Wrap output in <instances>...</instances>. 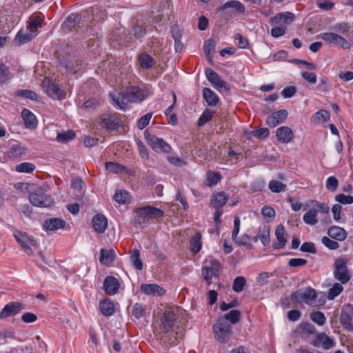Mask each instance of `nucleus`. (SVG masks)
<instances>
[{
  "mask_svg": "<svg viewBox=\"0 0 353 353\" xmlns=\"http://www.w3.org/2000/svg\"><path fill=\"white\" fill-rule=\"evenodd\" d=\"M241 312L237 310H232L225 314L223 316L219 317V319H224L226 322H230L232 324L238 323L240 320Z\"/></svg>",
  "mask_w": 353,
  "mask_h": 353,
  "instance_id": "ea45409f",
  "label": "nucleus"
},
{
  "mask_svg": "<svg viewBox=\"0 0 353 353\" xmlns=\"http://www.w3.org/2000/svg\"><path fill=\"white\" fill-rule=\"evenodd\" d=\"M131 314L137 319L145 317L147 315V305L136 303L131 307Z\"/></svg>",
  "mask_w": 353,
  "mask_h": 353,
  "instance_id": "473e14b6",
  "label": "nucleus"
},
{
  "mask_svg": "<svg viewBox=\"0 0 353 353\" xmlns=\"http://www.w3.org/2000/svg\"><path fill=\"white\" fill-rule=\"evenodd\" d=\"M343 290L341 283H335L331 288H330L327 294L329 300L334 299L339 296Z\"/></svg>",
  "mask_w": 353,
  "mask_h": 353,
  "instance_id": "09e8293b",
  "label": "nucleus"
},
{
  "mask_svg": "<svg viewBox=\"0 0 353 353\" xmlns=\"http://www.w3.org/2000/svg\"><path fill=\"white\" fill-rule=\"evenodd\" d=\"M92 223L97 232L103 233L108 226V220L104 215L97 214L93 217Z\"/></svg>",
  "mask_w": 353,
  "mask_h": 353,
  "instance_id": "b1692460",
  "label": "nucleus"
},
{
  "mask_svg": "<svg viewBox=\"0 0 353 353\" xmlns=\"http://www.w3.org/2000/svg\"><path fill=\"white\" fill-rule=\"evenodd\" d=\"M312 344L315 347L321 346L324 350L331 349L334 346V342L325 333L317 334Z\"/></svg>",
  "mask_w": 353,
  "mask_h": 353,
  "instance_id": "f3484780",
  "label": "nucleus"
},
{
  "mask_svg": "<svg viewBox=\"0 0 353 353\" xmlns=\"http://www.w3.org/2000/svg\"><path fill=\"white\" fill-rule=\"evenodd\" d=\"M114 200L119 204H125L130 201V194L125 190L116 191L114 196Z\"/></svg>",
  "mask_w": 353,
  "mask_h": 353,
  "instance_id": "c03bdc74",
  "label": "nucleus"
},
{
  "mask_svg": "<svg viewBox=\"0 0 353 353\" xmlns=\"http://www.w3.org/2000/svg\"><path fill=\"white\" fill-rule=\"evenodd\" d=\"M203 97L209 106H215L219 101L218 95L208 88L203 89Z\"/></svg>",
  "mask_w": 353,
  "mask_h": 353,
  "instance_id": "7c9ffc66",
  "label": "nucleus"
},
{
  "mask_svg": "<svg viewBox=\"0 0 353 353\" xmlns=\"http://www.w3.org/2000/svg\"><path fill=\"white\" fill-rule=\"evenodd\" d=\"M201 237V234L199 232H196L192 236L190 242V250L192 253L196 254L201 250L202 247Z\"/></svg>",
  "mask_w": 353,
  "mask_h": 353,
  "instance_id": "f704fd0d",
  "label": "nucleus"
},
{
  "mask_svg": "<svg viewBox=\"0 0 353 353\" xmlns=\"http://www.w3.org/2000/svg\"><path fill=\"white\" fill-rule=\"evenodd\" d=\"M147 143L157 152L169 153L171 151L170 145L161 138L150 134L147 130L144 132Z\"/></svg>",
  "mask_w": 353,
  "mask_h": 353,
  "instance_id": "0eeeda50",
  "label": "nucleus"
},
{
  "mask_svg": "<svg viewBox=\"0 0 353 353\" xmlns=\"http://www.w3.org/2000/svg\"><path fill=\"white\" fill-rule=\"evenodd\" d=\"M327 234L332 239L337 241H344L347 238L346 231L339 226H332L328 229Z\"/></svg>",
  "mask_w": 353,
  "mask_h": 353,
  "instance_id": "c756f323",
  "label": "nucleus"
},
{
  "mask_svg": "<svg viewBox=\"0 0 353 353\" xmlns=\"http://www.w3.org/2000/svg\"><path fill=\"white\" fill-rule=\"evenodd\" d=\"M288 112L286 110H279L272 113L266 119L267 125L270 128H274L283 122L288 117Z\"/></svg>",
  "mask_w": 353,
  "mask_h": 353,
  "instance_id": "dca6fc26",
  "label": "nucleus"
},
{
  "mask_svg": "<svg viewBox=\"0 0 353 353\" xmlns=\"http://www.w3.org/2000/svg\"><path fill=\"white\" fill-rule=\"evenodd\" d=\"M99 310L102 314L105 316L112 315L115 311L114 303L108 299L100 301Z\"/></svg>",
  "mask_w": 353,
  "mask_h": 353,
  "instance_id": "72a5a7b5",
  "label": "nucleus"
},
{
  "mask_svg": "<svg viewBox=\"0 0 353 353\" xmlns=\"http://www.w3.org/2000/svg\"><path fill=\"white\" fill-rule=\"evenodd\" d=\"M316 90L324 93L328 92L330 91L328 79L325 77L321 78L318 85L316 87Z\"/></svg>",
  "mask_w": 353,
  "mask_h": 353,
  "instance_id": "4d7b16f0",
  "label": "nucleus"
},
{
  "mask_svg": "<svg viewBox=\"0 0 353 353\" xmlns=\"http://www.w3.org/2000/svg\"><path fill=\"white\" fill-rule=\"evenodd\" d=\"M174 101H176V96H174ZM175 105V101L170 105L165 110V116L167 117L168 123L172 125H175L177 123L178 119L177 116L175 113L172 112L173 108Z\"/></svg>",
  "mask_w": 353,
  "mask_h": 353,
  "instance_id": "a18cd8bd",
  "label": "nucleus"
},
{
  "mask_svg": "<svg viewBox=\"0 0 353 353\" xmlns=\"http://www.w3.org/2000/svg\"><path fill=\"white\" fill-rule=\"evenodd\" d=\"M313 209H315L316 213L321 212L323 214H328L330 213V207L327 204L323 203H319L317 201H314V204L312 206Z\"/></svg>",
  "mask_w": 353,
  "mask_h": 353,
  "instance_id": "052dcab7",
  "label": "nucleus"
},
{
  "mask_svg": "<svg viewBox=\"0 0 353 353\" xmlns=\"http://www.w3.org/2000/svg\"><path fill=\"white\" fill-rule=\"evenodd\" d=\"M275 236L276 241L273 243V248L276 250H280L285 246L287 243L286 233L283 225H279L275 230Z\"/></svg>",
  "mask_w": 353,
  "mask_h": 353,
  "instance_id": "aec40b11",
  "label": "nucleus"
},
{
  "mask_svg": "<svg viewBox=\"0 0 353 353\" xmlns=\"http://www.w3.org/2000/svg\"><path fill=\"white\" fill-rule=\"evenodd\" d=\"M330 117V114L328 111L325 110H320L312 116V121L317 123H324L327 121Z\"/></svg>",
  "mask_w": 353,
  "mask_h": 353,
  "instance_id": "37998d69",
  "label": "nucleus"
},
{
  "mask_svg": "<svg viewBox=\"0 0 353 353\" xmlns=\"http://www.w3.org/2000/svg\"><path fill=\"white\" fill-rule=\"evenodd\" d=\"M294 19L295 15L293 13L285 12L276 14L271 20L272 23L289 25L294 21Z\"/></svg>",
  "mask_w": 353,
  "mask_h": 353,
  "instance_id": "393cba45",
  "label": "nucleus"
},
{
  "mask_svg": "<svg viewBox=\"0 0 353 353\" xmlns=\"http://www.w3.org/2000/svg\"><path fill=\"white\" fill-rule=\"evenodd\" d=\"M139 60L141 67L143 69H150L155 64L154 59L147 53L141 54Z\"/></svg>",
  "mask_w": 353,
  "mask_h": 353,
  "instance_id": "e433bc0d",
  "label": "nucleus"
},
{
  "mask_svg": "<svg viewBox=\"0 0 353 353\" xmlns=\"http://www.w3.org/2000/svg\"><path fill=\"white\" fill-rule=\"evenodd\" d=\"M277 139L281 142L288 143L294 139V133L292 129L288 126H281L276 131Z\"/></svg>",
  "mask_w": 353,
  "mask_h": 353,
  "instance_id": "412c9836",
  "label": "nucleus"
},
{
  "mask_svg": "<svg viewBox=\"0 0 353 353\" xmlns=\"http://www.w3.org/2000/svg\"><path fill=\"white\" fill-rule=\"evenodd\" d=\"M269 189L276 193L285 192L286 190V185L276 180H272L268 185Z\"/></svg>",
  "mask_w": 353,
  "mask_h": 353,
  "instance_id": "8fccbe9b",
  "label": "nucleus"
},
{
  "mask_svg": "<svg viewBox=\"0 0 353 353\" xmlns=\"http://www.w3.org/2000/svg\"><path fill=\"white\" fill-rule=\"evenodd\" d=\"M307 263V261L301 258H293L289 260L288 265L292 268H299L304 266Z\"/></svg>",
  "mask_w": 353,
  "mask_h": 353,
  "instance_id": "774afa93",
  "label": "nucleus"
},
{
  "mask_svg": "<svg viewBox=\"0 0 353 353\" xmlns=\"http://www.w3.org/2000/svg\"><path fill=\"white\" fill-rule=\"evenodd\" d=\"M334 30L342 34H347L350 30V26L347 23H339L334 26Z\"/></svg>",
  "mask_w": 353,
  "mask_h": 353,
  "instance_id": "338daca9",
  "label": "nucleus"
},
{
  "mask_svg": "<svg viewBox=\"0 0 353 353\" xmlns=\"http://www.w3.org/2000/svg\"><path fill=\"white\" fill-rule=\"evenodd\" d=\"M205 73L208 80L216 89L220 90L223 88L226 91L230 89V85L227 82L221 80L220 76L212 69L209 68H206Z\"/></svg>",
  "mask_w": 353,
  "mask_h": 353,
  "instance_id": "4468645a",
  "label": "nucleus"
},
{
  "mask_svg": "<svg viewBox=\"0 0 353 353\" xmlns=\"http://www.w3.org/2000/svg\"><path fill=\"white\" fill-rule=\"evenodd\" d=\"M177 319L178 317L174 310L165 311L161 318V329H162L165 333L172 331Z\"/></svg>",
  "mask_w": 353,
  "mask_h": 353,
  "instance_id": "f8f14e48",
  "label": "nucleus"
},
{
  "mask_svg": "<svg viewBox=\"0 0 353 353\" xmlns=\"http://www.w3.org/2000/svg\"><path fill=\"white\" fill-rule=\"evenodd\" d=\"M65 225V221L64 220L59 218H50L44 221L43 227L47 230L54 231L64 228Z\"/></svg>",
  "mask_w": 353,
  "mask_h": 353,
  "instance_id": "a878e982",
  "label": "nucleus"
},
{
  "mask_svg": "<svg viewBox=\"0 0 353 353\" xmlns=\"http://www.w3.org/2000/svg\"><path fill=\"white\" fill-rule=\"evenodd\" d=\"M214 332L216 339L223 343H228L232 335L231 325L224 319H218L214 324Z\"/></svg>",
  "mask_w": 353,
  "mask_h": 353,
  "instance_id": "7ed1b4c3",
  "label": "nucleus"
},
{
  "mask_svg": "<svg viewBox=\"0 0 353 353\" xmlns=\"http://www.w3.org/2000/svg\"><path fill=\"white\" fill-rule=\"evenodd\" d=\"M177 330L174 335L173 330L166 333L167 334L162 339L164 343H168L172 345H174L177 343V341L179 339H181L184 334V331L182 328H180L179 326L176 327Z\"/></svg>",
  "mask_w": 353,
  "mask_h": 353,
  "instance_id": "bb28decb",
  "label": "nucleus"
},
{
  "mask_svg": "<svg viewBox=\"0 0 353 353\" xmlns=\"http://www.w3.org/2000/svg\"><path fill=\"white\" fill-rule=\"evenodd\" d=\"M215 48V41L214 39H210L205 42L204 52L207 57H210Z\"/></svg>",
  "mask_w": 353,
  "mask_h": 353,
  "instance_id": "680f3d73",
  "label": "nucleus"
},
{
  "mask_svg": "<svg viewBox=\"0 0 353 353\" xmlns=\"http://www.w3.org/2000/svg\"><path fill=\"white\" fill-rule=\"evenodd\" d=\"M339 185V181L335 176H330L326 181V188L331 192H335Z\"/></svg>",
  "mask_w": 353,
  "mask_h": 353,
  "instance_id": "0e129e2a",
  "label": "nucleus"
},
{
  "mask_svg": "<svg viewBox=\"0 0 353 353\" xmlns=\"http://www.w3.org/2000/svg\"><path fill=\"white\" fill-rule=\"evenodd\" d=\"M115 257L116 254L114 250H105L103 248L101 249L99 257V261L101 263L105 265H109L114 261Z\"/></svg>",
  "mask_w": 353,
  "mask_h": 353,
  "instance_id": "cd10ccee",
  "label": "nucleus"
},
{
  "mask_svg": "<svg viewBox=\"0 0 353 353\" xmlns=\"http://www.w3.org/2000/svg\"><path fill=\"white\" fill-rule=\"evenodd\" d=\"M17 242L23 248L24 252L28 255L32 254V250L30 247H37V242L33 239L30 238L26 233L17 232L14 234Z\"/></svg>",
  "mask_w": 353,
  "mask_h": 353,
  "instance_id": "ddd939ff",
  "label": "nucleus"
},
{
  "mask_svg": "<svg viewBox=\"0 0 353 353\" xmlns=\"http://www.w3.org/2000/svg\"><path fill=\"white\" fill-rule=\"evenodd\" d=\"M148 91L137 86L128 88L124 92L117 94H110L114 103L121 110L128 108V102H138L143 101L148 96Z\"/></svg>",
  "mask_w": 353,
  "mask_h": 353,
  "instance_id": "f257e3e1",
  "label": "nucleus"
},
{
  "mask_svg": "<svg viewBox=\"0 0 353 353\" xmlns=\"http://www.w3.org/2000/svg\"><path fill=\"white\" fill-rule=\"evenodd\" d=\"M221 180V175L219 173L210 172L208 173L207 181L209 186L216 185Z\"/></svg>",
  "mask_w": 353,
  "mask_h": 353,
  "instance_id": "13d9d810",
  "label": "nucleus"
},
{
  "mask_svg": "<svg viewBox=\"0 0 353 353\" xmlns=\"http://www.w3.org/2000/svg\"><path fill=\"white\" fill-rule=\"evenodd\" d=\"M146 33V28L145 23H140L138 21L134 24L131 34H133L135 38L140 39L143 37Z\"/></svg>",
  "mask_w": 353,
  "mask_h": 353,
  "instance_id": "58836bf2",
  "label": "nucleus"
},
{
  "mask_svg": "<svg viewBox=\"0 0 353 353\" xmlns=\"http://www.w3.org/2000/svg\"><path fill=\"white\" fill-rule=\"evenodd\" d=\"M310 318L312 321L317 323L319 325H323L326 321V318L322 312H315L311 314Z\"/></svg>",
  "mask_w": 353,
  "mask_h": 353,
  "instance_id": "6e6d98bb",
  "label": "nucleus"
},
{
  "mask_svg": "<svg viewBox=\"0 0 353 353\" xmlns=\"http://www.w3.org/2000/svg\"><path fill=\"white\" fill-rule=\"evenodd\" d=\"M291 297L294 302L303 301L307 304L312 305L315 301L316 293L314 289L308 288L304 292L297 291L292 294Z\"/></svg>",
  "mask_w": 353,
  "mask_h": 353,
  "instance_id": "9d476101",
  "label": "nucleus"
},
{
  "mask_svg": "<svg viewBox=\"0 0 353 353\" xmlns=\"http://www.w3.org/2000/svg\"><path fill=\"white\" fill-rule=\"evenodd\" d=\"M234 241H235L236 243L244 245L249 249H251L252 248V244L250 243V236L246 234L242 235L241 237H237Z\"/></svg>",
  "mask_w": 353,
  "mask_h": 353,
  "instance_id": "bf43d9fd",
  "label": "nucleus"
},
{
  "mask_svg": "<svg viewBox=\"0 0 353 353\" xmlns=\"http://www.w3.org/2000/svg\"><path fill=\"white\" fill-rule=\"evenodd\" d=\"M35 168L36 166L33 163L23 162L18 164L15 168V170L18 172L31 173L35 170Z\"/></svg>",
  "mask_w": 353,
  "mask_h": 353,
  "instance_id": "49530a36",
  "label": "nucleus"
},
{
  "mask_svg": "<svg viewBox=\"0 0 353 353\" xmlns=\"http://www.w3.org/2000/svg\"><path fill=\"white\" fill-rule=\"evenodd\" d=\"M26 148L18 141H14L8 145L6 154L10 159H15L25 154Z\"/></svg>",
  "mask_w": 353,
  "mask_h": 353,
  "instance_id": "a211bd4d",
  "label": "nucleus"
},
{
  "mask_svg": "<svg viewBox=\"0 0 353 353\" xmlns=\"http://www.w3.org/2000/svg\"><path fill=\"white\" fill-rule=\"evenodd\" d=\"M130 261L133 266L139 270L143 269V262L140 259V251L138 249H134L130 255Z\"/></svg>",
  "mask_w": 353,
  "mask_h": 353,
  "instance_id": "79ce46f5",
  "label": "nucleus"
},
{
  "mask_svg": "<svg viewBox=\"0 0 353 353\" xmlns=\"http://www.w3.org/2000/svg\"><path fill=\"white\" fill-rule=\"evenodd\" d=\"M21 117L25 126L28 128H34L37 126V119L34 114L28 109L24 108L21 112Z\"/></svg>",
  "mask_w": 353,
  "mask_h": 353,
  "instance_id": "c85d7f7f",
  "label": "nucleus"
},
{
  "mask_svg": "<svg viewBox=\"0 0 353 353\" xmlns=\"http://www.w3.org/2000/svg\"><path fill=\"white\" fill-rule=\"evenodd\" d=\"M29 201L33 205L39 208L50 207L53 203L52 198L41 188L30 194Z\"/></svg>",
  "mask_w": 353,
  "mask_h": 353,
  "instance_id": "6e6552de",
  "label": "nucleus"
},
{
  "mask_svg": "<svg viewBox=\"0 0 353 353\" xmlns=\"http://www.w3.org/2000/svg\"><path fill=\"white\" fill-rule=\"evenodd\" d=\"M24 308L22 303L19 302H12L4 306L0 312V319H3L10 316H15Z\"/></svg>",
  "mask_w": 353,
  "mask_h": 353,
  "instance_id": "2eb2a0df",
  "label": "nucleus"
},
{
  "mask_svg": "<svg viewBox=\"0 0 353 353\" xmlns=\"http://www.w3.org/2000/svg\"><path fill=\"white\" fill-rule=\"evenodd\" d=\"M141 290L145 295L148 296H162L165 293V290L160 285L154 283H143L141 285Z\"/></svg>",
  "mask_w": 353,
  "mask_h": 353,
  "instance_id": "6ab92c4d",
  "label": "nucleus"
},
{
  "mask_svg": "<svg viewBox=\"0 0 353 353\" xmlns=\"http://www.w3.org/2000/svg\"><path fill=\"white\" fill-rule=\"evenodd\" d=\"M152 117V113H147L138 121L137 127L140 130L144 129L148 124Z\"/></svg>",
  "mask_w": 353,
  "mask_h": 353,
  "instance_id": "e2e57ef3",
  "label": "nucleus"
},
{
  "mask_svg": "<svg viewBox=\"0 0 353 353\" xmlns=\"http://www.w3.org/2000/svg\"><path fill=\"white\" fill-rule=\"evenodd\" d=\"M119 288V283L114 276H107L103 282V289L108 294H116Z\"/></svg>",
  "mask_w": 353,
  "mask_h": 353,
  "instance_id": "4be33fe9",
  "label": "nucleus"
},
{
  "mask_svg": "<svg viewBox=\"0 0 353 353\" xmlns=\"http://www.w3.org/2000/svg\"><path fill=\"white\" fill-rule=\"evenodd\" d=\"M228 196L223 192H219L212 196V205L216 209H221L228 201Z\"/></svg>",
  "mask_w": 353,
  "mask_h": 353,
  "instance_id": "2f4dec72",
  "label": "nucleus"
},
{
  "mask_svg": "<svg viewBox=\"0 0 353 353\" xmlns=\"http://www.w3.org/2000/svg\"><path fill=\"white\" fill-rule=\"evenodd\" d=\"M303 221L310 225H314L318 223V219H317V213L315 211V209H313L312 208L307 212L303 217Z\"/></svg>",
  "mask_w": 353,
  "mask_h": 353,
  "instance_id": "a19ab883",
  "label": "nucleus"
},
{
  "mask_svg": "<svg viewBox=\"0 0 353 353\" xmlns=\"http://www.w3.org/2000/svg\"><path fill=\"white\" fill-rule=\"evenodd\" d=\"M353 317V305L345 304L341 309L340 323L345 330L353 331L352 320Z\"/></svg>",
  "mask_w": 353,
  "mask_h": 353,
  "instance_id": "9b49d317",
  "label": "nucleus"
},
{
  "mask_svg": "<svg viewBox=\"0 0 353 353\" xmlns=\"http://www.w3.org/2000/svg\"><path fill=\"white\" fill-rule=\"evenodd\" d=\"M134 213L135 223L142 227H145L149 224L150 219H157L164 215L163 210L150 205L137 208L134 210Z\"/></svg>",
  "mask_w": 353,
  "mask_h": 353,
  "instance_id": "f03ea898",
  "label": "nucleus"
},
{
  "mask_svg": "<svg viewBox=\"0 0 353 353\" xmlns=\"http://www.w3.org/2000/svg\"><path fill=\"white\" fill-rule=\"evenodd\" d=\"M15 94L16 96L31 100H37V97L36 92L30 90H18L16 91Z\"/></svg>",
  "mask_w": 353,
  "mask_h": 353,
  "instance_id": "5fc2aeb1",
  "label": "nucleus"
},
{
  "mask_svg": "<svg viewBox=\"0 0 353 353\" xmlns=\"http://www.w3.org/2000/svg\"><path fill=\"white\" fill-rule=\"evenodd\" d=\"M246 280L243 276H237L235 278L232 285V290L235 292H241L243 290L245 285Z\"/></svg>",
  "mask_w": 353,
  "mask_h": 353,
  "instance_id": "3c124183",
  "label": "nucleus"
},
{
  "mask_svg": "<svg viewBox=\"0 0 353 353\" xmlns=\"http://www.w3.org/2000/svg\"><path fill=\"white\" fill-rule=\"evenodd\" d=\"M220 268L221 264L216 259H210L204 262L202 268V274L208 285L212 283L213 277H219Z\"/></svg>",
  "mask_w": 353,
  "mask_h": 353,
  "instance_id": "423d86ee",
  "label": "nucleus"
},
{
  "mask_svg": "<svg viewBox=\"0 0 353 353\" xmlns=\"http://www.w3.org/2000/svg\"><path fill=\"white\" fill-rule=\"evenodd\" d=\"M261 214L263 217V219L265 220V221L269 222L275 216V211L274 210L268 205H265L262 208Z\"/></svg>",
  "mask_w": 353,
  "mask_h": 353,
  "instance_id": "864d4df0",
  "label": "nucleus"
},
{
  "mask_svg": "<svg viewBox=\"0 0 353 353\" xmlns=\"http://www.w3.org/2000/svg\"><path fill=\"white\" fill-rule=\"evenodd\" d=\"M75 137V134L72 130L63 131L59 132L57 136V141L60 143H66Z\"/></svg>",
  "mask_w": 353,
  "mask_h": 353,
  "instance_id": "de8ad7c7",
  "label": "nucleus"
},
{
  "mask_svg": "<svg viewBox=\"0 0 353 353\" xmlns=\"http://www.w3.org/2000/svg\"><path fill=\"white\" fill-rule=\"evenodd\" d=\"M319 37L330 46L339 47L343 49H349L351 48L350 43L345 38L335 32H322L319 35Z\"/></svg>",
  "mask_w": 353,
  "mask_h": 353,
  "instance_id": "39448f33",
  "label": "nucleus"
},
{
  "mask_svg": "<svg viewBox=\"0 0 353 353\" xmlns=\"http://www.w3.org/2000/svg\"><path fill=\"white\" fill-rule=\"evenodd\" d=\"M213 114L214 112L208 109L205 110L199 119L197 125L200 127L204 125L207 122L210 121L212 119Z\"/></svg>",
  "mask_w": 353,
  "mask_h": 353,
  "instance_id": "603ef678",
  "label": "nucleus"
},
{
  "mask_svg": "<svg viewBox=\"0 0 353 353\" xmlns=\"http://www.w3.org/2000/svg\"><path fill=\"white\" fill-rule=\"evenodd\" d=\"M43 84L46 86V92L49 97L58 99L61 98L63 91L54 82L48 79L43 81Z\"/></svg>",
  "mask_w": 353,
  "mask_h": 353,
  "instance_id": "5701e85b",
  "label": "nucleus"
},
{
  "mask_svg": "<svg viewBox=\"0 0 353 353\" xmlns=\"http://www.w3.org/2000/svg\"><path fill=\"white\" fill-rule=\"evenodd\" d=\"M122 121L117 113L103 114L101 117V126L107 130H114L122 125Z\"/></svg>",
  "mask_w": 353,
  "mask_h": 353,
  "instance_id": "1a4fd4ad",
  "label": "nucleus"
},
{
  "mask_svg": "<svg viewBox=\"0 0 353 353\" xmlns=\"http://www.w3.org/2000/svg\"><path fill=\"white\" fill-rule=\"evenodd\" d=\"M227 8H234L239 13H243L245 12L244 6L239 1L236 0H231L225 3H224L222 6L219 8L220 10H223Z\"/></svg>",
  "mask_w": 353,
  "mask_h": 353,
  "instance_id": "4c0bfd02",
  "label": "nucleus"
},
{
  "mask_svg": "<svg viewBox=\"0 0 353 353\" xmlns=\"http://www.w3.org/2000/svg\"><path fill=\"white\" fill-rule=\"evenodd\" d=\"M347 260L343 258H338L334 263V277L341 284L347 283L351 278L347 267Z\"/></svg>",
  "mask_w": 353,
  "mask_h": 353,
  "instance_id": "20e7f679",
  "label": "nucleus"
},
{
  "mask_svg": "<svg viewBox=\"0 0 353 353\" xmlns=\"http://www.w3.org/2000/svg\"><path fill=\"white\" fill-rule=\"evenodd\" d=\"M335 200L341 204L353 203V196L350 195H345L344 194H339L335 196Z\"/></svg>",
  "mask_w": 353,
  "mask_h": 353,
  "instance_id": "69168bd1",
  "label": "nucleus"
},
{
  "mask_svg": "<svg viewBox=\"0 0 353 353\" xmlns=\"http://www.w3.org/2000/svg\"><path fill=\"white\" fill-rule=\"evenodd\" d=\"M87 12L92 16V20L97 23L103 21L107 16L106 11L99 7H92Z\"/></svg>",
  "mask_w": 353,
  "mask_h": 353,
  "instance_id": "c9c22d12",
  "label": "nucleus"
}]
</instances>
